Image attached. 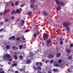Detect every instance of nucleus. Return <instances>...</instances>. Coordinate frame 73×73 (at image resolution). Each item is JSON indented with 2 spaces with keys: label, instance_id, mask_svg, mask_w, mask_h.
Returning <instances> with one entry per match:
<instances>
[{
  "label": "nucleus",
  "instance_id": "obj_11",
  "mask_svg": "<svg viewBox=\"0 0 73 73\" xmlns=\"http://www.w3.org/2000/svg\"><path fill=\"white\" fill-rule=\"evenodd\" d=\"M33 54L32 52L30 53V56L29 57L30 58H31L32 59L33 58Z\"/></svg>",
  "mask_w": 73,
  "mask_h": 73
},
{
  "label": "nucleus",
  "instance_id": "obj_1",
  "mask_svg": "<svg viewBox=\"0 0 73 73\" xmlns=\"http://www.w3.org/2000/svg\"><path fill=\"white\" fill-rule=\"evenodd\" d=\"M70 25V23L67 22H65L63 23V25L64 27H66Z\"/></svg>",
  "mask_w": 73,
  "mask_h": 73
},
{
  "label": "nucleus",
  "instance_id": "obj_7",
  "mask_svg": "<svg viewBox=\"0 0 73 73\" xmlns=\"http://www.w3.org/2000/svg\"><path fill=\"white\" fill-rule=\"evenodd\" d=\"M13 39L14 40H15L16 39V37L15 36H11V37H10L9 38V40H11V39Z\"/></svg>",
  "mask_w": 73,
  "mask_h": 73
},
{
  "label": "nucleus",
  "instance_id": "obj_23",
  "mask_svg": "<svg viewBox=\"0 0 73 73\" xmlns=\"http://www.w3.org/2000/svg\"><path fill=\"white\" fill-rule=\"evenodd\" d=\"M20 38H21V37H17L16 38L17 41H19L20 40Z\"/></svg>",
  "mask_w": 73,
  "mask_h": 73
},
{
  "label": "nucleus",
  "instance_id": "obj_40",
  "mask_svg": "<svg viewBox=\"0 0 73 73\" xmlns=\"http://www.w3.org/2000/svg\"><path fill=\"white\" fill-rule=\"evenodd\" d=\"M9 21V19H5V22H7V21Z\"/></svg>",
  "mask_w": 73,
  "mask_h": 73
},
{
  "label": "nucleus",
  "instance_id": "obj_52",
  "mask_svg": "<svg viewBox=\"0 0 73 73\" xmlns=\"http://www.w3.org/2000/svg\"><path fill=\"white\" fill-rule=\"evenodd\" d=\"M37 35H39V34H40V33L38 31V32H37Z\"/></svg>",
  "mask_w": 73,
  "mask_h": 73
},
{
  "label": "nucleus",
  "instance_id": "obj_36",
  "mask_svg": "<svg viewBox=\"0 0 73 73\" xmlns=\"http://www.w3.org/2000/svg\"><path fill=\"white\" fill-rule=\"evenodd\" d=\"M21 23L22 24H24V21L22 20L21 21Z\"/></svg>",
  "mask_w": 73,
  "mask_h": 73
},
{
  "label": "nucleus",
  "instance_id": "obj_24",
  "mask_svg": "<svg viewBox=\"0 0 73 73\" xmlns=\"http://www.w3.org/2000/svg\"><path fill=\"white\" fill-rule=\"evenodd\" d=\"M36 0H31V3H34L35 2Z\"/></svg>",
  "mask_w": 73,
  "mask_h": 73
},
{
  "label": "nucleus",
  "instance_id": "obj_4",
  "mask_svg": "<svg viewBox=\"0 0 73 73\" xmlns=\"http://www.w3.org/2000/svg\"><path fill=\"white\" fill-rule=\"evenodd\" d=\"M5 56L8 59H9V58H10V57H11L10 56V55H9V54H6L5 55Z\"/></svg>",
  "mask_w": 73,
  "mask_h": 73
},
{
  "label": "nucleus",
  "instance_id": "obj_41",
  "mask_svg": "<svg viewBox=\"0 0 73 73\" xmlns=\"http://www.w3.org/2000/svg\"><path fill=\"white\" fill-rule=\"evenodd\" d=\"M70 47H73V44H70Z\"/></svg>",
  "mask_w": 73,
  "mask_h": 73
},
{
  "label": "nucleus",
  "instance_id": "obj_20",
  "mask_svg": "<svg viewBox=\"0 0 73 73\" xmlns=\"http://www.w3.org/2000/svg\"><path fill=\"white\" fill-rule=\"evenodd\" d=\"M43 15H44V16H47V13L46 12L44 11L43 13Z\"/></svg>",
  "mask_w": 73,
  "mask_h": 73
},
{
  "label": "nucleus",
  "instance_id": "obj_47",
  "mask_svg": "<svg viewBox=\"0 0 73 73\" xmlns=\"http://www.w3.org/2000/svg\"><path fill=\"white\" fill-rule=\"evenodd\" d=\"M12 48L13 49H13H14L15 48V46H12Z\"/></svg>",
  "mask_w": 73,
  "mask_h": 73
},
{
  "label": "nucleus",
  "instance_id": "obj_39",
  "mask_svg": "<svg viewBox=\"0 0 73 73\" xmlns=\"http://www.w3.org/2000/svg\"><path fill=\"white\" fill-rule=\"evenodd\" d=\"M18 2H16L15 3V5H18Z\"/></svg>",
  "mask_w": 73,
  "mask_h": 73
},
{
  "label": "nucleus",
  "instance_id": "obj_26",
  "mask_svg": "<svg viewBox=\"0 0 73 73\" xmlns=\"http://www.w3.org/2000/svg\"><path fill=\"white\" fill-rule=\"evenodd\" d=\"M55 1L56 2V3L57 4L60 5V4L59 3V2H58V0H55Z\"/></svg>",
  "mask_w": 73,
  "mask_h": 73
},
{
  "label": "nucleus",
  "instance_id": "obj_16",
  "mask_svg": "<svg viewBox=\"0 0 73 73\" xmlns=\"http://www.w3.org/2000/svg\"><path fill=\"white\" fill-rule=\"evenodd\" d=\"M14 58H15V60H17V56L16 55H14Z\"/></svg>",
  "mask_w": 73,
  "mask_h": 73
},
{
  "label": "nucleus",
  "instance_id": "obj_3",
  "mask_svg": "<svg viewBox=\"0 0 73 73\" xmlns=\"http://www.w3.org/2000/svg\"><path fill=\"white\" fill-rule=\"evenodd\" d=\"M54 57V56L52 54H49L48 56V58H53Z\"/></svg>",
  "mask_w": 73,
  "mask_h": 73
},
{
  "label": "nucleus",
  "instance_id": "obj_29",
  "mask_svg": "<svg viewBox=\"0 0 73 73\" xmlns=\"http://www.w3.org/2000/svg\"><path fill=\"white\" fill-rule=\"evenodd\" d=\"M15 10H13L11 13L12 15H13L14 14V13L15 12Z\"/></svg>",
  "mask_w": 73,
  "mask_h": 73
},
{
  "label": "nucleus",
  "instance_id": "obj_45",
  "mask_svg": "<svg viewBox=\"0 0 73 73\" xmlns=\"http://www.w3.org/2000/svg\"><path fill=\"white\" fill-rule=\"evenodd\" d=\"M15 18V17L14 16H13L12 17H11V19L12 20H13Z\"/></svg>",
  "mask_w": 73,
  "mask_h": 73
},
{
  "label": "nucleus",
  "instance_id": "obj_15",
  "mask_svg": "<svg viewBox=\"0 0 73 73\" xmlns=\"http://www.w3.org/2000/svg\"><path fill=\"white\" fill-rule=\"evenodd\" d=\"M37 69L38 70H41V67L40 66H37Z\"/></svg>",
  "mask_w": 73,
  "mask_h": 73
},
{
  "label": "nucleus",
  "instance_id": "obj_30",
  "mask_svg": "<svg viewBox=\"0 0 73 73\" xmlns=\"http://www.w3.org/2000/svg\"><path fill=\"white\" fill-rule=\"evenodd\" d=\"M32 14V12H29L28 13V15H31Z\"/></svg>",
  "mask_w": 73,
  "mask_h": 73
},
{
  "label": "nucleus",
  "instance_id": "obj_18",
  "mask_svg": "<svg viewBox=\"0 0 73 73\" xmlns=\"http://www.w3.org/2000/svg\"><path fill=\"white\" fill-rule=\"evenodd\" d=\"M20 60H23V56H22V55H21L19 56V57Z\"/></svg>",
  "mask_w": 73,
  "mask_h": 73
},
{
  "label": "nucleus",
  "instance_id": "obj_25",
  "mask_svg": "<svg viewBox=\"0 0 73 73\" xmlns=\"http://www.w3.org/2000/svg\"><path fill=\"white\" fill-rule=\"evenodd\" d=\"M19 48L20 49H21L22 48H23V45H21L19 46Z\"/></svg>",
  "mask_w": 73,
  "mask_h": 73
},
{
  "label": "nucleus",
  "instance_id": "obj_6",
  "mask_svg": "<svg viewBox=\"0 0 73 73\" xmlns=\"http://www.w3.org/2000/svg\"><path fill=\"white\" fill-rule=\"evenodd\" d=\"M10 11V10L9 9H8L7 10H5L4 11V12L3 13V14H6V13H7V12H9Z\"/></svg>",
  "mask_w": 73,
  "mask_h": 73
},
{
  "label": "nucleus",
  "instance_id": "obj_13",
  "mask_svg": "<svg viewBox=\"0 0 73 73\" xmlns=\"http://www.w3.org/2000/svg\"><path fill=\"white\" fill-rule=\"evenodd\" d=\"M46 42L47 44H50L51 42V40L48 39L46 41Z\"/></svg>",
  "mask_w": 73,
  "mask_h": 73
},
{
  "label": "nucleus",
  "instance_id": "obj_2",
  "mask_svg": "<svg viewBox=\"0 0 73 73\" xmlns=\"http://www.w3.org/2000/svg\"><path fill=\"white\" fill-rule=\"evenodd\" d=\"M43 38L44 41L46 40V39H47L48 38V35L46 34H45L43 36Z\"/></svg>",
  "mask_w": 73,
  "mask_h": 73
},
{
  "label": "nucleus",
  "instance_id": "obj_14",
  "mask_svg": "<svg viewBox=\"0 0 73 73\" xmlns=\"http://www.w3.org/2000/svg\"><path fill=\"white\" fill-rule=\"evenodd\" d=\"M60 56H61V54L60 53H58L57 54H56V57H60Z\"/></svg>",
  "mask_w": 73,
  "mask_h": 73
},
{
  "label": "nucleus",
  "instance_id": "obj_17",
  "mask_svg": "<svg viewBox=\"0 0 73 73\" xmlns=\"http://www.w3.org/2000/svg\"><path fill=\"white\" fill-rule=\"evenodd\" d=\"M53 71L54 72H56L57 71V69L53 68L52 69Z\"/></svg>",
  "mask_w": 73,
  "mask_h": 73
},
{
  "label": "nucleus",
  "instance_id": "obj_51",
  "mask_svg": "<svg viewBox=\"0 0 73 73\" xmlns=\"http://www.w3.org/2000/svg\"><path fill=\"white\" fill-rule=\"evenodd\" d=\"M11 6L13 7V6H14V4L13 3H12L11 4Z\"/></svg>",
  "mask_w": 73,
  "mask_h": 73
},
{
  "label": "nucleus",
  "instance_id": "obj_55",
  "mask_svg": "<svg viewBox=\"0 0 73 73\" xmlns=\"http://www.w3.org/2000/svg\"><path fill=\"white\" fill-rule=\"evenodd\" d=\"M0 73H4V71H1L0 72Z\"/></svg>",
  "mask_w": 73,
  "mask_h": 73
},
{
  "label": "nucleus",
  "instance_id": "obj_38",
  "mask_svg": "<svg viewBox=\"0 0 73 73\" xmlns=\"http://www.w3.org/2000/svg\"><path fill=\"white\" fill-rule=\"evenodd\" d=\"M17 66V64L16 63H15L13 64V66Z\"/></svg>",
  "mask_w": 73,
  "mask_h": 73
},
{
  "label": "nucleus",
  "instance_id": "obj_50",
  "mask_svg": "<svg viewBox=\"0 0 73 73\" xmlns=\"http://www.w3.org/2000/svg\"><path fill=\"white\" fill-rule=\"evenodd\" d=\"M24 5H21V7H24Z\"/></svg>",
  "mask_w": 73,
  "mask_h": 73
},
{
  "label": "nucleus",
  "instance_id": "obj_57",
  "mask_svg": "<svg viewBox=\"0 0 73 73\" xmlns=\"http://www.w3.org/2000/svg\"><path fill=\"white\" fill-rule=\"evenodd\" d=\"M17 21H20V19H17Z\"/></svg>",
  "mask_w": 73,
  "mask_h": 73
},
{
  "label": "nucleus",
  "instance_id": "obj_60",
  "mask_svg": "<svg viewBox=\"0 0 73 73\" xmlns=\"http://www.w3.org/2000/svg\"><path fill=\"white\" fill-rule=\"evenodd\" d=\"M19 73V72H18V71H15V73Z\"/></svg>",
  "mask_w": 73,
  "mask_h": 73
},
{
  "label": "nucleus",
  "instance_id": "obj_62",
  "mask_svg": "<svg viewBox=\"0 0 73 73\" xmlns=\"http://www.w3.org/2000/svg\"><path fill=\"white\" fill-rule=\"evenodd\" d=\"M37 73H41V72L40 71H38Z\"/></svg>",
  "mask_w": 73,
  "mask_h": 73
},
{
  "label": "nucleus",
  "instance_id": "obj_27",
  "mask_svg": "<svg viewBox=\"0 0 73 73\" xmlns=\"http://www.w3.org/2000/svg\"><path fill=\"white\" fill-rule=\"evenodd\" d=\"M36 66H38L40 65L39 62H36Z\"/></svg>",
  "mask_w": 73,
  "mask_h": 73
},
{
  "label": "nucleus",
  "instance_id": "obj_9",
  "mask_svg": "<svg viewBox=\"0 0 73 73\" xmlns=\"http://www.w3.org/2000/svg\"><path fill=\"white\" fill-rule=\"evenodd\" d=\"M66 51L68 53H70L71 52V50L67 48L66 50Z\"/></svg>",
  "mask_w": 73,
  "mask_h": 73
},
{
  "label": "nucleus",
  "instance_id": "obj_64",
  "mask_svg": "<svg viewBox=\"0 0 73 73\" xmlns=\"http://www.w3.org/2000/svg\"><path fill=\"white\" fill-rule=\"evenodd\" d=\"M21 27H22V26H23V24H21Z\"/></svg>",
  "mask_w": 73,
  "mask_h": 73
},
{
  "label": "nucleus",
  "instance_id": "obj_12",
  "mask_svg": "<svg viewBox=\"0 0 73 73\" xmlns=\"http://www.w3.org/2000/svg\"><path fill=\"white\" fill-rule=\"evenodd\" d=\"M59 5L60 4V5L61 6H64L65 4V3L64 2H59Z\"/></svg>",
  "mask_w": 73,
  "mask_h": 73
},
{
  "label": "nucleus",
  "instance_id": "obj_54",
  "mask_svg": "<svg viewBox=\"0 0 73 73\" xmlns=\"http://www.w3.org/2000/svg\"><path fill=\"white\" fill-rule=\"evenodd\" d=\"M29 32V30H27L25 31V32Z\"/></svg>",
  "mask_w": 73,
  "mask_h": 73
},
{
  "label": "nucleus",
  "instance_id": "obj_28",
  "mask_svg": "<svg viewBox=\"0 0 73 73\" xmlns=\"http://www.w3.org/2000/svg\"><path fill=\"white\" fill-rule=\"evenodd\" d=\"M34 5L33 4H31V5L30 7H31V8H33V7H34Z\"/></svg>",
  "mask_w": 73,
  "mask_h": 73
},
{
  "label": "nucleus",
  "instance_id": "obj_37",
  "mask_svg": "<svg viewBox=\"0 0 73 73\" xmlns=\"http://www.w3.org/2000/svg\"><path fill=\"white\" fill-rule=\"evenodd\" d=\"M62 61V60H59L58 61V62L59 63H61V61Z\"/></svg>",
  "mask_w": 73,
  "mask_h": 73
},
{
  "label": "nucleus",
  "instance_id": "obj_48",
  "mask_svg": "<svg viewBox=\"0 0 73 73\" xmlns=\"http://www.w3.org/2000/svg\"><path fill=\"white\" fill-rule=\"evenodd\" d=\"M67 71L68 72H71V71L69 69L67 70Z\"/></svg>",
  "mask_w": 73,
  "mask_h": 73
},
{
  "label": "nucleus",
  "instance_id": "obj_35",
  "mask_svg": "<svg viewBox=\"0 0 73 73\" xmlns=\"http://www.w3.org/2000/svg\"><path fill=\"white\" fill-rule=\"evenodd\" d=\"M63 44V41H61L60 42V45H62Z\"/></svg>",
  "mask_w": 73,
  "mask_h": 73
},
{
  "label": "nucleus",
  "instance_id": "obj_61",
  "mask_svg": "<svg viewBox=\"0 0 73 73\" xmlns=\"http://www.w3.org/2000/svg\"><path fill=\"white\" fill-rule=\"evenodd\" d=\"M56 32H58V33L59 32V31L58 30L56 31Z\"/></svg>",
  "mask_w": 73,
  "mask_h": 73
},
{
  "label": "nucleus",
  "instance_id": "obj_43",
  "mask_svg": "<svg viewBox=\"0 0 73 73\" xmlns=\"http://www.w3.org/2000/svg\"><path fill=\"white\" fill-rule=\"evenodd\" d=\"M4 30V29H0V32H2Z\"/></svg>",
  "mask_w": 73,
  "mask_h": 73
},
{
  "label": "nucleus",
  "instance_id": "obj_5",
  "mask_svg": "<svg viewBox=\"0 0 73 73\" xmlns=\"http://www.w3.org/2000/svg\"><path fill=\"white\" fill-rule=\"evenodd\" d=\"M22 11V9L21 8H19V9L17 10L16 12L18 13H20L21 11Z\"/></svg>",
  "mask_w": 73,
  "mask_h": 73
},
{
  "label": "nucleus",
  "instance_id": "obj_59",
  "mask_svg": "<svg viewBox=\"0 0 73 73\" xmlns=\"http://www.w3.org/2000/svg\"><path fill=\"white\" fill-rule=\"evenodd\" d=\"M6 57L5 56H4L3 57V59H6Z\"/></svg>",
  "mask_w": 73,
  "mask_h": 73
},
{
  "label": "nucleus",
  "instance_id": "obj_31",
  "mask_svg": "<svg viewBox=\"0 0 73 73\" xmlns=\"http://www.w3.org/2000/svg\"><path fill=\"white\" fill-rule=\"evenodd\" d=\"M66 29L67 30V31H69L70 30L69 27H67L66 28Z\"/></svg>",
  "mask_w": 73,
  "mask_h": 73
},
{
  "label": "nucleus",
  "instance_id": "obj_53",
  "mask_svg": "<svg viewBox=\"0 0 73 73\" xmlns=\"http://www.w3.org/2000/svg\"><path fill=\"white\" fill-rule=\"evenodd\" d=\"M34 37H36V34H34Z\"/></svg>",
  "mask_w": 73,
  "mask_h": 73
},
{
  "label": "nucleus",
  "instance_id": "obj_10",
  "mask_svg": "<svg viewBox=\"0 0 73 73\" xmlns=\"http://www.w3.org/2000/svg\"><path fill=\"white\" fill-rule=\"evenodd\" d=\"M61 6L60 5H58L57 6V7L56 8V10L57 11H58V10H61Z\"/></svg>",
  "mask_w": 73,
  "mask_h": 73
},
{
  "label": "nucleus",
  "instance_id": "obj_33",
  "mask_svg": "<svg viewBox=\"0 0 73 73\" xmlns=\"http://www.w3.org/2000/svg\"><path fill=\"white\" fill-rule=\"evenodd\" d=\"M22 39L23 40H25V38H24V36H23L22 37Z\"/></svg>",
  "mask_w": 73,
  "mask_h": 73
},
{
  "label": "nucleus",
  "instance_id": "obj_21",
  "mask_svg": "<svg viewBox=\"0 0 73 73\" xmlns=\"http://www.w3.org/2000/svg\"><path fill=\"white\" fill-rule=\"evenodd\" d=\"M55 66H57V67L60 66V64H54Z\"/></svg>",
  "mask_w": 73,
  "mask_h": 73
},
{
  "label": "nucleus",
  "instance_id": "obj_32",
  "mask_svg": "<svg viewBox=\"0 0 73 73\" xmlns=\"http://www.w3.org/2000/svg\"><path fill=\"white\" fill-rule=\"evenodd\" d=\"M54 61L53 60H51L50 61V64H52V63Z\"/></svg>",
  "mask_w": 73,
  "mask_h": 73
},
{
  "label": "nucleus",
  "instance_id": "obj_8",
  "mask_svg": "<svg viewBox=\"0 0 73 73\" xmlns=\"http://www.w3.org/2000/svg\"><path fill=\"white\" fill-rule=\"evenodd\" d=\"M26 62L27 64H29L31 63V60H26Z\"/></svg>",
  "mask_w": 73,
  "mask_h": 73
},
{
  "label": "nucleus",
  "instance_id": "obj_22",
  "mask_svg": "<svg viewBox=\"0 0 73 73\" xmlns=\"http://www.w3.org/2000/svg\"><path fill=\"white\" fill-rule=\"evenodd\" d=\"M68 59L70 60H71L72 59V56H70L68 57Z\"/></svg>",
  "mask_w": 73,
  "mask_h": 73
},
{
  "label": "nucleus",
  "instance_id": "obj_44",
  "mask_svg": "<svg viewBox=\"0 0 73 73\" xmlns=\"http://www.w3.org/2000/svg\"><path fill=\"white\" fill-rule=\"evenodd\" d=\"M4 24V23L3 22H1L0 23V25H3Z\"/></svg>",
  "mask_w": 73,
  "mask_h": 73
},
{
  "label": "nucleus",
  "instance_id": "obj_49",
  "mask_svg": "<svg viewBox=\"0 0 73 73\" xmlns=\"http://www.w3.org/2000/svg\"><path fill=\"white\" fill-rule=\"evenodd\" d=\"M9 61H12V59H10L9 60Z\"/></svg>",
  "mask_w": 73,
  "mask_h": 73
},
{
  "label": "nucleus",
  "instance_id": "obj_46",
  "mask_svg": "<svg viewBox=\"0 0 73 73\" xmlns=\"http://www.w3.org/2000/svg\"><path fill=\"white\" fill-rule=\"evenodd\" d=\"M18 49V48L16 47H15V50H17Z\"/></svg>",
  "mask_w": 73,
  "mask_h": 73
},
{
  "label": "nucleus",
  "instance_id": "obj_19",
  "mask_svg": "<svg viewBox=\"0 0 73 73\" xmlns=\"http://www.w3.org/2000/svg\"><path fill=\"white\" fill-rule=\"evenodd\" d=\"M33 68L35 71H36V69H37V68L34 65L33 66Z\"/></svg>",
  "mask_w": 73,
  "mask_h": 73
},
{
  "label": "nucleus",
  "instance_id": "obj_58",
  "mask_svg": "<svg viewBox=\"0 0 73 73\" xmlns=\"http://www.w3.org/2000/svg\"><path fill=\"white\" fill-rule=\"evenodd\" d=\"M65 42H66V43H67V42H68V40L66 39Z\"/></svg>",
  "mask_w": 73,
  "mask_h": 73
},
{
  "label": "nucleus",
  "instance_id": "obj_56",
  "mask_svg": "<svg viewBox=\"0 0 73 73\" xmlns=\"http://www.w3.org/2000/svg\"><path fill=\"white\" fill-rule=\"evenodd\" d=\"M3 15V13H0V16H1Z\"/></svg>",
  "mask_w": 73,
  "mask_h": 73
},
{
  "label": "nucleus",
  "instance_id": "obj_34",
  "mask_svg": "<svg viewBox=\"0 0 73 73\" xmlns=\"http://www.w3.org/2000/svg\"><path fill=\"white\" fill-rule=\"evenodd\" d=\"M6 48L7 49H9V46L8 45H7L6 46Z\"/></svg>",
  "mask_w": 73,
  "mask_h": 73
},
{
  "label": "nucleus",
  "instance_id": "obj_63",
  "mask_svg": "<svg viewBox=\"0 0 73 73\" xmlns=\"http://www.w3.org/2000/svg\"><path fill=\"white\" fill-rule=\"evenodd\" d=\"M60 41H61L62 40V38H60L59 39Z\"/></svg>",
  "mask_w": 73,
  "mask_h": 73
},
{
  "label": "nucleus",
  "instance_id": "obj_42",
  "mask_svg": "<svg viewBox=\"0 0 73 73\" xmlns=\"http://www.w3.org/2000/svg\"><path fill=\"white\" fill-rule=\"evenodd\" d=\"M39 65L40 66H42V63L41 62H39Z\"/></svg>",
  "mask_w": 73,
  "mask_h": 73
}]
</instances>
